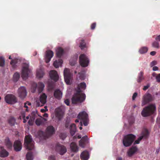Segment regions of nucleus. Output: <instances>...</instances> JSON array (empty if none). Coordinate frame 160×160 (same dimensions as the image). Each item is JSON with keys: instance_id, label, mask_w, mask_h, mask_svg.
Masks as SVG:
<instances>
[{"instance_id": "1", "label": "nucleus", "mask_w": 160, "mask_h": 160, "mask_svg": "<svg viewBox=\"0 0 160 160\" xmlns=\"http://www.w3.org/2000/svg\"><path fill=\"white\" fill-rule=\"evenodd\" d=\"M81 88L78 87L76 92L73 95L72 98V104H76L83 102L86 98L85 94L82 93Z\"/></svg>"}, {"instance_id": "2", "label": "nucleus", "mask_w": 160, "mask_h": 160, "mask_svg": "<svg viewBox=\"0 0 160 160\" xmlns=\"http://www.w3.org/2000/svg\"><path fill=\"white\" fill-rule=\"evenodd\" d=\"M156 110V107L154 104H150L144 108L141 112L142 116L146 117L152 114Z\"/></svg>"}, {"instance_id": "3", "label": "nucleus", "mask_w": 160, "mask_h": 160, "mask_svg": "<svg viewBox=\"0 0 160 160\" xmlns=\"http://www.w3.org/2000/svg\"><path fill=\"white\" fill-rule=\"evenodd\" d=\"M136 138V136L132 134L125 135L123 138L122 143L126 147H129L132 144Z\"/></svg>"}, {"instance_id": "4", "label": "nucleus", "mask_w": 160, "mask_h": 160, "mask_svg": "<svg viewBox=\"0 0 160 160\" xmlns=\"http://www.w3.org/2000/svg\"><path fill=\"white\" fill-rule=\"evenodd\" d=\"M24 144L26 149L28 150H32L34 148V142L32 141L31 136L27 135L25 137Z\"/></svg>"}, {"instance_id": "5", "label": "nucleus", "mask_w": 160, "mask_h": 160, "mask_svg": "<svg viewBox=\"0 0 160 160\" xmlns=\"http://www.w3.org/2000/svg\"><path fill=\"white\" fill-rule=\"evenodd\" d=\"M38 89L39 93H41L43 91L44 87V84L41 82H38L37 84L36 83L33 82L32 83L31 87V92L34 93L35 92L37 88Z\"/></svg>"}, {"instance_id": "6", "label": "nucleus", "mask_w": 160, "mask_h": 160, "mask_svg": "<svg viewBox=\"0 0 160 160\" xmlns=\"http://www.w3.org/2000/svg\"><path fill=\"white\" fill-rule=\"evenodd\" d=\"M79 59L80 64L82 67H85L88 66L89 61L85 54H81L79 56Z\"/></svg>"}, {"instance_id": "7", "label": "nucleus", "mask_w": 160, "mask_h": 160, "mask_svg": "<svg viewBox=\"0 0 160 160\" xmlns=\"http://www.w3.org/2000/svg\"><path fill=\"white\" fill-rule=\"evenodd\" d=\"M64 80L66 84L68 85L70 84L72 79V74L69 69L67 68L64 69Z\"/></svg>"}, {"instance_id": "8", "label": "nucleus", "mask_w": 160, "mask_h": 160, "mask_svg": "<svg viewBox=\"0 0 160 160\" xmlns=\"http://www.w3.org/2000/svg\"><path fill=\"white\" fill-rule=\"evenodd\" d=\"M78 118L82 120L83 122V124L85 126L88 125V115L85 111L80 112L78 116Z\"/></svg>"}, {"instance_id": "9", "label": "nucleus", "mask_w": 160, "mask_h": 160, "mask_svg": "<svg viewBox=\"0 0 160 160\" xmlns=\"http://www.w3.org/2000/svg\"><path fill=\"white\" fill-rule=\"evenodd\" d=\"M29 67L28 64L27 63H24L23 65L21 76L23 79H26L28 77V72H30Z\"/></svg>"}, {"instance_id": "10", "label": "nucleus", "mask_w": 160, "mask_h": 160, "mask_svg": "<svg viewBox=\"0 0 160 160\" xmlns=\"http://www.w3.org/2000/svg\"><path fill=\"white\" fill-rule=\"evenodd\" d=\"M6 102L9 104H13L17 102V98L15 96L12 94H8L5 98Z\"/></svg>"}, {"instance_id": "11", "label": "nucleus", "mask_w": 160, "mask_h": 160, "mask_svg": "<svg viewBox=\"0 0 160 160\" xmlns=\"http://www.w3.org/2000/svg\"><path fill=\"white\" fill-rule=\"evenodd\" d=\"M47 96L44 93H43L39 97V101H37L36 106L37 107H42L44 105L46 102Z\"/></svg>"}, {"instance_id": "12", "label": "nucleus", "mask_w": 160, "mask_h": 160, "mask_svg": "<svg viewBox=\"0 0 160 160\" xmlns=\"http://www.w3.org/2000/svg\"><path fill=\"white\" fill-rule=\"evenodd\" d=\"M153 99V97L151 94L146 93L143 96V100L142 103V106L146 105L148 102L152 101Z\"/></svg>"}, {"instance_id": "13", "label": "nucleus", "mask_w": 160, "mask_h": 160, "mask_svg": "<svg viewBox=\"0 0 160 160\" xmlns=\"http://www.w3.org/2000/svg\"><path fill=\"white\" fill-rule=\"evenodd\" d=\"M27 93L26 89L24 87H21L18 89V94L21 98L24 99L27 95Z\"/></svg>"}, {"instance_id": "14", "label": "nucleus", "mask_w": 160, "mask_h": 160, "mask_svg": "<svg viewBox=\"0 0 160 160\" xmlns=\"http://www.w3.org/2000/svg\"><path fill=\"white\" fill-rule=\"evenodd\" d=\"M56 150L61 155H63L67 152L66 148L63 145L59 144H57L56 147Z\"/></svg>"}, {"instance_id": "15", "label": "nucleus", "mask_w": 160, "mask_h": 160, "mask_svg": "<svg viewBox=\"0 0 160 160\" xmlns=\"http://www.w3.org/2000/svg\"><path fill=\"white\" fill-rule=\"evenodd\" d=\"M149 133L148 130L146 129L143 131L142 134V136H140L137 140H135L134 143V144H138L140 142L141 140L144 138L147 139Z\"/></svg>"}, {"instance_id": "16", "label": "nucleus", "mask_w": 160, "mask_h": 160, "mask_svg": "<svg viewBox=\"0 0 160 160\" xmlns=\"http://www.w3.org/2000/svg\"><path fill=\"white\" fill-rule=\"evenodd\" d=\"M49 75L51 79L55 82L57 81L58 79V75L57 72L55 70H52L50 71Z\"/></svg>"}, {"instance_id": "17", "label": "nucleus", "mask_w": 160, "mask_h": 160, "mask_svg": "<svg viewBox=\"0 0 160 160\" xmlns=\"http://www.w3.org/2000/svg\"><path fill=\"white\" fill-rule=\"evenodd\" d=\"M53 56V52L51 50L47 51L45 56V62L48 63L50 61L51 58Z\"/></svg>"}, {"instance_id": "18", "label": "nucleus", "mask_w": 160, "mask_h": 160, "mask_svg": "<svg viewBox=\"0 0 160 160\" xmlns=\"http://www.w3.org/2000/svg\"><path fill=\"white\" fill-rule=\"evenodd\" d=\"M14 150L16 151H19L22 149V144L21 142L18 140L15 141L13 144Z\"/></svg>"}, {"instance_id": "19", "label": "nucleus", "mask_w": 160, "mask_h": 160, "mask_svg": "<svg viewBox=\"0 0 160 160\" xmlns=\"http://www.w3.org/2000/svg\"><path fill=\"white\" fill-rule=\"evenodd\" d=\"M63 115V112L62 110L60 108H57L55 110V115L59 120L62 117Z\"/></svg>"}, {"instance_id": "20", "label": "nucleus", "mask_w": 160, "mask_h": 160, "mask_svg": "<svg viewBox=\"0 0 160 160\" xmlns=\"http://www.w3.org/2000/svg\"><path fill=\"white\" fill-rule=\"evenodd\" d=\"M54 132L55 129L53 126H49L47 127L46 133L48 137L54 134Z\"/></svg>"}, {"instance_id": "21", "label": "nucleus", "mask_w": 160, "mask_h": 160, "mask_svg": "<svg viewBox=\"0 0 160 160\" xmlns=\"http://www.w3.org/2000/svg\"><path fill=\"white\" fill-rule=\"evenodd\" d=\"M9 155L8 152L2 146H0V157L5 158Z\"/></svg>"}, {"instance_id": "22", "label": "nucleus", "mask_w": 160, "mask_h": 160, "mask_svg": "<svg viewBox=\"0 0 160 160\" xmlns=\"http://www.w3.org/2000/svg\"><path fill=\"white\" fill-rule=\"evenodd\" d=\"M53 96L55 98L60 100L62 97V92L59 89H57L54 92Z\"/></svg>"}, {"instance_id": "23", "label": "nucleus", "mask_w": 160, "mask_h": 160, "mask_svg": "<svg viewBox=\"0 0 160 160\" xmlns=\"http://www.w3.org/2000/svg\"><path fill=\"white\" fill-rule=\"evenodd\" d=\"M138 148L135 146L131 147L128 151L127 154L129 157H132L137 151Z\"/></svg>"}, {"instance_id": "24", "label": "nucleus", "mask_w": 160, "mask_h": 160, "mask_svg": "<svg viewBox=\"0 0 160 160\" xmlns=\"http://www.w3.org/2000/svg\"><path fill=\"white\" fill-rule=\"evenodd\" d=\"M89 158V154L88 151H84L82 152L80 155V158L82 160H87Z\"/></svg>"}, {"instance_id": "25", "label": "nucleus", "mask_w": 160, "mask_h": 160, "mask_svg": "<svg viewBox=\"0 0 160 160\" xmlns=\"http://www.w3.org/2000/svg\"><path fill=\"white\" fill-rule=\"evenodd\" d=\"M46 120L47 119L44 118H38L36 120L35 123L38 126L44 125Z\"/></svg>"}, {"instance_id": "26", "label": "nucleus", "mask_w": 160, "mask_h": 160, "mask_svg": "<svg viewBox=\"0 0 160 160\" xmlns=\"http://www.w3.org/2000/svg\"><path fill=\"white\" fill-rule=\"evenodd\" d=\"M70 148L72 152H77L78 151V148L74 142H72L71 143Z\"/></svg>"}, {"instance_id": "27", "label": "nucleus", "mask_w": 160, "mask_h": 160, "mask_svg": "<svg viewBox=\"0 0 160 160\" xmlns=\"http://www.w3.org/2000/svg\"><path fill=\"white\" fill-rule=\"evenodd\" d=\"M70 133L72 136H73L75 134L76 131V126L75 124H71L70 126Z\"/></svg>"}, {"instance_id": "28", "label": "nucleus", "mask_w": 160, "mask_h": 160, "mask_svg": "<svg viewBox=\"0 0 160 160\" xmlns=\"http://www.w3.org/2000/svg\"><path fill=\"white\" fill-rule=\"evenodd\" d=\"M64 51L63 48L61 47L58 48L56 50V55L59 58H61L63 55Z\"/></svg>"}, {"instance_id": "29", "label": "nucleus", "mask_w": 160, "mask_h": 160, "mask_svg": "<svg viewBox=\"0 0 160 160\" xmlns=\"http://www.w3.org/2000/svg\"><path fill=\"white\" fill-rule=\"evenodd\" d=\"M62 60L59 59L58 60H56L54 62L53 65L55 68H57L59 67V66H60L62 64Z\"/></svg>"}, {"instance_id": "30", "label": "nucleus", "mask_w": 160, "mask_h": 160, "mask_svg": "<svg viewBox=\"0 0 160 160\" xmlns=\"http://www.w3.org/2000/svg\"><path fill=\"white\" fill-rule=\"evenodd\" d=\"M44 73L43 70L42 69L38 70L37 71V76L38 78H42Z\"/></svg>"}, {"instance_id": "31", "label": "nucleus", "mask_w": 160, "mask_h": 160, "mask_svg": "<svg viewBox=\"0 0 160 160\" xmlns=\"http://www.w3.org/2000/svg\"><path fill=\"white\" fill-rule=\"evenodd\" d=\"M143 72L142 71H141L139 73L137 79L138 82L140 83L144 78L143 76Z\"/></svg>"}, {"instance_id": "32", "label": "nucleus", "mask_w": 160, "mask_h": 160, "mask_svg": "<svg viewBox=\"0 0 160 160\" xmlns=\"http://www.w3.org/2000/svg\"><path fill=\"white\" fill-rule=\"evenodd\" d=\"M5 144L8 148L10 149L12 147V143L10 142L8 138L5 139Z\"/></svg>"}, {"instance_id": "33", "label": "nucleus", "mask_w": 160, "mask_h": 160, "mask_svg": "<svg viewBox=\"0 0 160 160\" xmlns=\"http://www.w3.org/2000/svg\"><path fill=\"white\" fill-rule=\"evenodd\" d=\"M38 136L40 138H43L44 139H45L46 138H48L47 134L46 135L45 133L42 131H39L38 132Z\"/></svg>"}, {"instance_id": "34", "label": "nucleus", "mask_w": 160, "mask_h": 160, "mask_svg": "<svg viewBox=\"0 0 160 160\" xmlns=\"http://www.w3.org/2000/svg\"><path fill=\"white\" fill-rule=\"evenodd\" d=\"M8 123L11 126L14 125L16 123L15 119L13 117H10L8 120Z\"/></svg>"}, {"instance_id": "35", "label": "nucleus", "mask_w": 160, "mask_h": 160, "mask_svg": "<svg viewBox=\"0 0 160 160\" xmlns=\"http://www.w3.org/2000/svg\"><path fill=\"white\" fill-rule=\"evenodd\" d=\"M26 158L27 160H33L32 153L30 152H28L26 154Z\"/></svg>"}, {"instance_id": "36", "label": "nucleus", "mask_w": 160, "mask_h": 160, "mask_svg": "<svg viewBox=\"0 0 160 160\" xmlns=\"http://www.w3.org/2000/svg\"><path fill=\"white\" fill-rule=\"evenodd\" d=\"M20 78V74L17 72L14 74L13 75V79L15 82H17L19 79Z\"/></svg>"}, {"instance_id": "37", "label": "nucleus", "mask_w": 160, "mask_h": 160, "mask_svg": "<svg viewBox=\"0 0 160 160\" xmlns=\"http://www.w3.org/2000/svg\"><path fill=\"white\" fill-rule=\"evenodd\" d=\"M148 48L146 47H142L139 50V52L141 54H143L147 52Z\"/></svg>"}, {"instance_id": "38", "label": "nucleus", "mask_w": 160, "mask_h": 160, "mask_svg": "<svg viewBox=\"0 0 160 160\" xmlns=\"http://www.w3.org/2000/svg\"><path fill=\"white\" fill-rule=\"evenodd\" d=\"M152 46L153 47L158 49L159 48V43L157 41H154L152 43Z\"/></svg>"}, {"instance_id": "39", "label": "nucleus", "mask_w": 160, "mask_h": 160, "mask_svg": "<svg viewBox=\"0 0 160 160\" xmlns=\"http://www.w3.org/2000/svg\"><path fill=\"white\" fill-rule=\"evenodd\" d=\"M78 87L81 89L84 90L86 89V85L84 82H82L78 85Z\"/></svg>"}, {"instance_id": "40", "label": "nucleus", "mask_w": 160, "mask_h": 160, "mask_svg": "<svg viewBox=\"0 0 160 160\" xmlns=\"http://www.w3.org/2000/svg\"><path fill=\"white\" fill-rule=\"evenodd\" d=\"M152 75L154 77H156L157 81L160 83V73L157 75V74L154 72L152 73Z\"/></svg>"}, {"instance_id": "41", "label": "nucleus", "mask_w": 160, "mask_h": 160, "mask_svg": "<svg viewBox=\"0 0 160 160\" xmlns=\"http://www.w3.org/2000/svg\"><path fill=\"white\" fill-rule=\"evenodd\" d=\"M5 61L4 58L2 57H0V67H4L5 65Z\"/></svg>"}, {"instance_id": "42", "label": "nucleus", "mask_w": 160, "mask_h": 160, "mask_svg": "<svg viewBox=\"0 0 160 160\" xmlns=\"http://www.w3.org/2000/svg\"><path fill=\"white\" fill-rule=\"evenodd\" d=\"M86 46V43L84 41V40H82L80 44V47L81 48V49L84 48Z\"/></svg>"}, {"instance_id": "43", "label": "nucleus", "mask_w": 160, "mask_h": 160, "mask_svg": "<svg viewBox=\"0 0 160 160\" xmlns=\"http://www.w3.org/2000/svg\"><path fill=\"white\" fill-rule=\"evenodd\" d=\"M17 63V60L12 59V60L10 62L13 68H14L15 66V64Z\"/></svg>"}, {"instance_id": "44", "label": "nucleus", "mask_w": 160, "mask_h": 160, "mask_svg": "<svg viewBox=\"0 0 160 160\" xmlns=\"http://www.w3.org/2000/svg\"><path fill=\"white\" fill-rule=\"evenodd\" d=\"M77 59V57L76 56L75 59L73 61L71 59L70 60V64L72 66H74L76 64Z\"/></svg>"}, {"instance_id": "45", "label": "nucleus", "mask_w": 160, "mask_h": 160, "mask_svg": "<svg viewBox=\"0 0 160 160\" xmlns=\"http://www.w3.org/2000/svg\"><path fill=\"white\" fill-rule=\"evenodd\" d=\"M86 143L85 142L82 141V140H80L79 142V145L80 147L83 148L85 146Z\"/></svg>"}, {"instance_id": "46", "label": "nucleus", "mask_w": 160, "mask_h": 160, "mask_svg": "<svg viewBox=\"0 0 160 160\" xmlns=\"http://www.w3.org/2000/svg\"><path fill=\"white\" fill-rule=\"evenodd\" d=\"M48 87L50 90L53 89L54 87V85L53 83H49L48 84Z\"/></svg>"}, {"instance_id": "47", "label": "nucleus", "mask_w": 160, "mask_h": 160, "mask_svg": "<svg viewBox=\"0 0 160 160\" xmlns=\"http://www.w3.org/2000/svg\"><path fill=\"white\" fill-rule=\"evenodd\" d=\"M79 75L80 79L83 80L85 79V75L84 73L82 72H79Z\"/></svg>"}, {"instance_id": "48", "label": "nucleus", "mask_w": 160, "mask_h": 160, "mask_svg": "<svg viewBox=\"0 0 160 160\" xmlns=\"http://www.w3.org/2000/svg\"><path fill=\"white\" fill-rule=\"evenodd\" d=\"M60 137L61 139L62 140H64L66 138V135L65 133H61L60 134Z\"/></svg>"}, {"instance_id": "49", "label": "nucleus", "mask_w": 160, "mask_h": 160, "mask_svg": "<svg viewBox=\"0 0 160 160\" xmlns=\"http://www.w3.org/2000/svg\"><path fill=\"white\" fill-rule=\"evenodd\" d=\"M88 140V137L87 136H85L83 137L82 139L80 140H82V141H83L86 142H87Z\"/></svg>"}, {"instance_id": "50", "label": "nucleus", "mask_w": 160, "mask_h": 160, "mask_svg": "<svg viewBox=\"0 0 160 160\" xmlns=\"http://www.w3.org/2000/svg\"><path fill=\"white\" fill-rule=\"evenodd\" d=\"M33 120L30 118L28 121V124L30 125H32L33 124Z\"/></svg>"}, {"instance_id": "51", "label": "nucleus", "mask_w": 160, "mask_h": 160, "mask_svg": "<svg viewBox=\"0 0 160 160\" xmlns=\"http://www.w3.org/2000/svg\"><path fill=\"white\" fill-rule=\"evenodd\" d=\"M157 64V62L156 61H153L151 62L150 65L151 67H152Z\"/></svg>"}, {"instance_id": "52", "label": "nucleus", "mask_w": 160, "mask_h": 160, "mask_svg": "<svg viewBox=\"0 0 160 160\" xmlns=\"http://www.w3.org/2000/svg\"><path fill=\"white\" fill-rule=\"evenodd\" d=\"M96 26V23H92L91 26V28L92 29H94Z\"/></svg>"}, {"instance_id": "53", "label": "nucleus", "mask_w": 160, "mask_h": 160, "mask_svg": "<svg viewBox=\"0 0 160 160\" xmlns=\"http://www.w3.org/2000/svg\"><path fill=\"white\" fill-rule=\"evenodd\" d=\"M137 93L136 92L134 93L132 97V99L133 100H134L137 97Z\"/></svg>"}, {"instance_id": "54", "label": "nucleus", "mask_w": 160, "mask_h": 160, "mask_svg": "<svg viewBox=\"0 0 160 160\" xmlns=\"http://www.w3.org/2000/svg\"><path fill=\"white\" fill-rule=\"evenodd\" d=\"M49 160H55V157L54 155H51L49 157Z\"/></svg>"}, {"instance_id": "55", "label": "nucleus", "mask_w": 160, "mask_h": 160, "mask_svg": "<svg viewBox=\"0 0 160 160\" xmlns=\"http://www.w3.org/2000/svg\"><path fill=\"white\" fill-rule=\"evenodd\" d=\"M69 122L68 121H66L65 123V127L66 128H69Z\"/></svg>"}, {"instance_id": "56", "label": "nucleus", "mask_w": 160, "mask_h": 160, "mask_svg": "<svg viewBox=\"0 0 160 160\" xmlns=\"http://www.w3.org/2000/svg\"><path fill=\"white\" fill-rule=\"evenodd\" d=\"M150 87V85L149 84H147L146 86H145L144 87L143 90H146L147 89H148L149 87Z\"/></svg>"}, {"instance_id": "57", "label": "nucleus", "mask_w": 160, "mask_h": 160, "mask_svg": "<svg viewBox=\"0 0 160 160\" xmlns=\"http://www.w3.org/2000/svg\"><path fill=\"white\" fill-rule=\"evenodd\" d=\"M155 39L156 41L158 42H160V35H157V37L155 38Z\"/></svg>"}, {"instance_id": "58", "label": "nucleus", "mask_w": 160, "mask_h": 160, "mask_svg": "<svg viewBox=\"0 0 160 160\" xmlns=\"http://www.w3.org/2000/svg\"><path fill=\"white\" fill-rule=\"evenodd\" d=\"M65 103L68 106L69 105V101L68 99H66L64 101Z\"/></svg>"}, {"instance_id": "59", "label": "nucleus", "mask_w": 160, "mask_h": 160, "mask_svg": "<svg viewBox=\"0 0 160 160\" xmlns=\"http://www.w3.org/2000/svg\"><path fill=\"white\" fill-rule=\"evenodd\" d=\"M152 70L154 71H157L158 70V68L157 66H154Z\"/></svg>"}, {"instance_id": "60", "label": "nucleus", "mask_w": 160, "mask_h": 160, "mask_svg": "<svg viewBox=\"0 0 160 160\" xmlns=\"http://www.w3.org/2000/svg\"><path fill=\"white\" fill-rule=\"evenodd\" d=\"M22 118H25V113L24 112H22L21 113V115Z\"/></svg>"}, {"instance_id": "61", "label": "nucleus", "mask_w": 160, "mask_h": 160, "mask_svg": "<svg viewBox=\"0 0 160 160\" xmlns=\"http://www.w3.org/2000/svg\"><path fill=\"white\" fill-rule=\"evenodd\" d=\"M156 52L155 51H153L151 52L150 53V54L152 56H154L156 54Z\"/></svg>"}, {"instance_id": "62", "label": "nucleus", "mask_w": 160, "mask_h": 160, "mask_svg": "<svg viewBox=\"0 0 160 160\" xmlns=\"http://www.w3.org/2000/svg\"><path fill=\"white\" fill-rule=\"evenodd\" d=\"M24 107L26 108L27 109H26V111H28V110L27 108H28V106L27 105V103L25 102L24 104Z\"/></svg>"}, {"instance_id": "63", "label": "nucleus", "mask_w": 160, "mask_h": 160, "mask_svg": "<svg viewBox=\"0 0 160 160\" xmlns=\"http://www.w3.org/2000/svg\"><path fill=\"white\" fill-rule=\"evenodd\" d=\"M48 111V110L47 109H42L41 110V111L42 112H46V111Z\"/></svg>"}, {"instance_id": "64", "label": "nucleus", "mask_w": 160, "mask_h": 160, "mask_svg": "<svg viewBox=\"0 0 160 160\" xmlns=\"http://www.w3.org/2000/svg\"><path fill=\"white\" fill-rule=\"evenodd\" d=\"M116 160H122V158L121 157H118L117 158Z\"/></svg>"}]
</instances>
